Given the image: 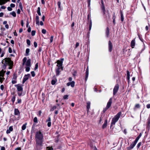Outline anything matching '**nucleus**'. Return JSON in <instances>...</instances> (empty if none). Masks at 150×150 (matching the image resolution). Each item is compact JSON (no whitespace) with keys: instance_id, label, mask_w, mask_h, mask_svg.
<instances>
[{"instance_id":"obj_14","label":"nucleus","mask_w":150,"mask_h":150,"mask_svg":"<svg viewBox=\"0 0 150 150\" xmlns=\"http://www.w3.org/2000/svg\"><path fill=\"white\" fill-rule=\"evenodd\" d=\"M135 38H134L131 41V46L132 48H133L134 47V46H135Z\"/></svg>"},{"instance_id":"obj_54","label":"nucleus","mask_w":150,"mask_h":150,"mask_svg":"<svg viewBox=\"0 0 150 150\" xmlns=\"http://www.w3.org/2000/svg\"><path fill=\"white\" fill-rule=\"evenodd\" d=\"M34 47L36 48L37 47V43L36 42H34Z\"/></svg>"},{"instance_id":"obj_1","label":"nucleus","mask_w":150,"mask_h":150,"mask_svg":"<svg viewBox=\"0 0 150 150\" xmlns=\"http://www.w3.org/2000/svg\"><path fill=\"white\" fill-rule=\"evenodd\" d=\"M44 135L40 131L36 132L35 138L37 147L42 146L44 141Z\"/></svg>"},{"instance_id":"obj_57","label":"nucleus","mask_w":150,"mask_h":150,"mask_svg":"<svg viewBox=\"0 0 150 150\" xmlns=\"http://www.w3.org/2000/svg\"><path fill=\"white\" fill-rule=\"evenodd\" d=\"M17 103H21V99H18L17 100Z\"/></svg>"},{"instance_id":"obj_4","label":"nucleus","mask_w":150,"mask_h":150,"mask_svg":"<svg viewBox=\"0 0 150 150\" xmlns=\"http://www.w3.org/2000/svg\"><path fill=\"white\" fill-rule=\"evenodd\" d=\"M121 114V112H119L113 118L110 125L111 127L115 125V123L118 121Z\"/></svg>"},{"instance_id":"obj_25","label":"nucleus","mask_w":150,"mask_h":150,"mask_svg":"<svg viewBox=\"0 0 150 150\" xmlns=\"http://www.w3.org/2000/svg\"><path fill=\"white\" fill-rule=\"evenodd\" d=\"M120 16H121V21L122 22H123L124 21L123 15V14L121 10L120 11Z\"/></svg>"},{"instance_id":"obj_40","label":"nucleus","mask_w":150,"mask_h":150,"mask_svg":"<svg viewBox=\"0 0 150 150\" xmlns=\"http://www.w3.org/2000/svg\"><path fill=\"white\" fill-rule=\"evenodd\" d=\"M26 42H27V44L28 45H30V41L28 40V39H27V40H26Z\"/></svg>"},{"instance_id":"obj_31","label":"nucleus","mask_w":150,"mask_h":150,"mask_svg":"<svg viewBox=\"0 0 150 150\" xmlns=\"http://www.w3.org/2000/svg\"><path fill=\"white\" fill-rule=\"evenodd\" d=\"M26 125L27 123H26L23 125V126L22 127V129L23 130H24L26 129Z\"/></svg>"},{"instance_id":"obj_52","label":"nucleus","mask_w":150,"mask_h":150,"mask_svg":"<svg viewBox=\"0 0 150 150\" xmlns=\"http://www.w3.org/2000/svg\"><path fill=\"white\" fill-rule=\"evenodd\" d=\"M10 7L12 8H14L15 7V5L13 4H10Z\"/></svg>"},{"instance_id":"obj_15","label":"nucleus","mask_w":150,"mask_h":150,"mask_svg":"<svg viewBox=\"0 0 150 150\" xmlns=\"http://www.w3.org/2000/svg\"><path fill=\"white\" fill-rule=\"evenodd\" d=\"M13 128L12 126H10L8 129L6 130V133L7 134H8L10 133L11 132H12L13 130Z\"/></svg>"},{"instance_id":"obj_24","label":"nucleus","mask_w":150,"mask_h":150,"mask_svg":"<svg viewBox=\"0 0 150 150\" xmlns=\"http://www.w3.org/2000/svg\"><path fill=\"white\" fill-rule=\"evenodd\" d=\"M7 1L6 0H0V5H2L5 4Z\"/></svg>"},{"instance_id":"obj_55","label":"nucleus","mask_w":150,"mask_h":150,"mask_svg":"<svg viewBox=\"0 0 150 150\" xmlns=\"http://www.w3.org/2000/svg\"><path fill=\"white\" fill-rule=\"evenodd\" d=\"M47 125L48 127H50L51 126V122H47Z\"/></svg>"},{"instance_id":"obj_45","label":"nucleus","mask_w":150,"mask_h":150,"mask_svg":"<svg viewBox=\"0 0 150 150\" xmlns=\"http://www.w3.org/2000/svg\"><path fill=\"white\" fill-rule=\"evenodd\" d=\"M31 75L33 77H34L35 76V74L34 71H32L31 72Z\"/></svg>"},{"instance_id":"obj_34","label":"nucleus","mask_w":150,"mask_h":150,"mask_svg":"<svg viewBox=\"0 0 150 150\" xmlns=\"http://www.w3.org/2000/svg\"><path fill=\"white\" fill-rule=\"evenodd\" d=\"M47 150H53V149L52 146H47L46 147Z\"/></svg>"},{"instance_id":"obj_30","label":"nucleus","mask_w":150,"mask_h":150,"mask_svg":"<svg viewBox=\"0 0 150 150\" xmlns=\"http://www.w3.org/2000/svg\"><path fill=\"white\" fill-rule=\"evenodd\" d=\"M147 126H148L149 127H150V116H149L148 119Z\"/></svg>"},{"instance_id":"obj_11","label":"nucleus","mask_w":150,"mask_h":150,"mask_svg":"<svg viewBox=\"0 0 150 150\" xmlns=\"http://www.w3.org/2000/svg\"><path fill=\"white\" fill-rule=\"evenodd\" d=\"M112 102V98H110L109 100L108 101V102L107 105L106 107L107 108H109L111 106V104Z\"/></svg>"},{"instance_id":"obj_37","label":"nucleus","mask_w":150,"mask_h":150,"mask_svg":"<svg viewBox=\"0 0 150 150\" xmlns=\"http://www.w3.org/2000/svg\"><path fill=\"white\" fill-rule=\"evenodd\" d=\"M140 107V105L139 104H137L135 105L134 109H135V108H139Z\"/></svg>"},{"instance_id":"obj_28","label":"nucleus","mask_w":150,"mask_h":150,"mask_svg":"<svg viewBox=\"0 0 150 150\" xmlns=\"http://www.w3.org/2000/svg\"><path fill=\"white\" fill-rule=\"evenodd\" d=\"M90 102H88L87 103V108L88 110L89 109H90Z\"/></svg>"},{"instance_id":"obj_23","label":"nucleus","mask_w":150,"mask_h":150,"mask_svg":"<svg viewBox=\"0 0 150 150\" xmlns=\"http://www.w3.org/2000/svg\"><path fill=\"white\" fill-rule=\"evenodd\" d=\"M142 135V133H140V134H139V136L137 137L136 139H135L134 141L137 143L138 140H139V139L140 137H141Z\"/></svg>"},{"instance_id":"obj_12","label":"nucleus","mask_w":150,"mask_h":150,"mask_svg":"<svg viewBox=\"0 0 150 150\" xmlns=\"http://www.w3.org/2000/svg\"><path fill=\"white\" fill-rule=\"evenodd\" d=\"M112 49V45L110 40L108 42V50L110 52H111Z\"/></svg>"},{"instance_id":"obj_39","label":"nucleus","mask_w":150,"mask_h":150,"mask_svg":"<svg viewBox=\"0 0 150 150\" xmlns=\"http://www.w3.org/2000/svg\"><path fill=\"white\" fill-rule=\"evenodd\" d=\"M17 76L16 74H13V79H14V80H16L17 79Z\"/></svg>"},{"instance_id":"obj_38","label":"nucleus","mask_w":150,"mask_h":150,"mask_svg":"<svg viewBox=\"0 0 150 150\" xmlns=\"http://www.w3.org/2000/svg\"><path fill=\"white\" fill-rule=\"evenodd\" d=\"M61 3L60 1H58L57 2V5L58 6V8H59L60 9V10H61Z\"/></svg>"},{"instance_id":"obj_64","label":"nucleus","mask_w":150,"mask_h":150,"mask_svg":"<svg viewBox=\"0 0 150 150\" xmlns=\"http://www.w3.org/2000/svg\"><path fill=\"white\" fill-rule=\"evenodd\" d=\"M146 108L148 109L150 108V104H147L146 105Z\"/></svg>"},{"instance_id":"obj_2","label":"nucleus","mask_w":150,"mask_h":150,"mask_svg":"<svg viewBox=\"0 0 150 150\" xmlns=\"http://www.w3.org/2000/svg\"><path fill=\"white\" fill-rule=\"evenodd\" d=\"M22 65H25V71L26 72H28L30 70V67L31 66V59H29L27 60V58L26 57H24L22 60Z\"/></svg>"},{"instance_id":"obj_48","label":"nucleus","mask_w":150,"mask_h":150,"mask_svg":"<svg viewBox=\"0 0 150 150\" xmlns=\"http://www.w3.org/2000/svg\"><path fill=\"white\" fill-rule=\"evenodd\" d=\"M141 144V142H139L138 144H137V148H139Z\"/></svg>"},{"instance_id":"obj_10","label":"nucleus","mask_w":150,"mask_h":150,"mask_svg":"<svg viewBox=\"0 0 150 150\" xmlns=\"http://www.w3.org/2000/svg\"><path fill=\"white\" fill-rule=\"evenodd\" d=\"M137 143V142L135 141L132 142L130 146L127 148L128 149V150H130L133 149Z\"/></svg>"},{"instance_id":"obj_18","label":"nucleus","mask_w":150,"mask_h":150,"mask_svg":"<svg viewBox=\"0 0 150 150\" xmlns=\"http://www.w3.org/2000/svg\"><path fill=\"white\" fill-rule=\"evenodd\" d=\"M3 69H3V70L0 71V76L2 77H4V74L6 72V71H4Z\"/></svg>"},{"instance_id":"obj_6","label":"nucleus","mask_w":150,"mask_h":150,"mask_svg":"<svg viewBox=\"0 0 150 150\" xmlns=\"http://www.w3.org/2000/svg\"><path fill=\"white\" fill-rule=\"evenodd\" d=\"M64 60L63 58H62L61 59V60H58L57 61V66L59 67H60L61 68V69L62 70L63 69V67H62V63L63 62Z\"/></svg>"},{"instance_id":"obj_19","label":"nucleus","mask_w":150,"mask_h":150,"mask_svg":"<svg viewBox=\"0 0 150 150\" xmlns=\"http://www.w3.org/2000/svg\"><path fill=\"white\" fill-rule=\"evenodd\" d=\"M88 67L86 69V77H85V81H86L88 79Z\"/></svg>"},{"instance_id":"obj_16","label":"nucleus","mask_w":150,"mask_h":150,"mask_svg":"<svg viewBox=\"0 0 150 150\" xmlns=\"http://www.w3.org/2000/svg\"><path fill=\"white\" fill-rule=\"evenodd\" d=\"M57 80L55 77H53V79L51 81V84L52 85H54L57 82Z\"/></svg>"},{"instance_id":"obj_5","label":"nucleus","mask_w":150,"mask_h":150,"mask_svg":"<svg viewBox=\"0 0 150 150\" xmlns=\"http://www.w3.org/2000/svg\"><path fill=\"white\" fill-rule=\"evenodd\" d=\"M15 86L17 87V89L19 92L18 93V96H21L22 95V93L23 91V88L22 87L19 85V84L15 85Z\"/></svg>"},{"instance_id":"obj_20","label":"nucleus","mask_w":150,"mask_h":150,"mask_svg":"<svg viewBox=\"0 0 150 150\" xmlns=\"http://www.w3.org/2000/svg\"><path fill=\"white\" fill-rule=\"evenodd\" d=\"M60 69H61V68L58 67L56 69V75L58 76L59 74L60 71H59Z\"/></svg>"},{"instance_id":"obj_41","label":"nucleus","mask_w":150,"mask_h":150,"mask_svg":"<svg viewBox=\"0 0 150 150\" xmlns=\"http://www.w3.org/2000/svg\"><path fill=\"white\" fill-rule=\"evenodd\" d=\"M68 96L66 95L64 96H63V98L64 99H68Z\"/></svg>"},{"instance_id":"obj_47","label":"nucleus","mask_w":150,"mask_h":150,"mask_svg":"<svg viewBox=\"0 0 150 150\" xmlns=\"http://www.w3.org/2000/svg\"><path fill=\"white\" fill-rule=\"evenodd\" d=\"M46 30L45 29H42V32L43 34H45L46 33Z\"/></svg>"},{"instance_id":"obj_33","label":"nucleus","mask_w":150,"mask_h":150,"mask_svg":"<svg viewBox=\"0 0 150 150\" xmlns=\"http://www.w3.org/2000/svg\"><path fill=\"white\" fill-rule=\"evenodd\" d=\"M10 14H11L13 17H15L16 16V14L15 11H12V12L10 13Z\"/></svg>"},{"instance_id":"obj_56","label":"nucleus","mask_w":150,"mask_h":150,"mask_svg":"<svg viewBox=\"0 0 150 150\" xmlns=\"http://www.w3.org/2000/svg\"><path fill=\"white\" fill-rule=\"evenodd\" d=\"M7 9L8 11H11L12 10V8L10 7H7Z\"/></svg>"},{"instance_id":"obj_8","label":"nucleus","mask_w":150,"mask_h":150,"mask_svg":"<svg viewBox=\"0 0 150 150\" xmlns=\"http://www.w3.org/2000/svg\"><path fill=\"white\" fill-rule=\"evenodd\" d=\"M119 88V86L118 84H116L113 90V94L115 95L117 92Z\"/></svg>"},{"instance_id":"obj_50","label":"nucleus","mask_w":150,"mask_h":150,"mask_svg":"<svg viewBox=\"0 0 150 150\" xmlns=\"http://www.w3.org/2000/svg\"><path fill=\"white\" fill-rule=\"evenodd\" d=\"M91 15L89 14H88L87 17V20L88 21L90 20Z\"/></svg>"},{"instance_id":"obj_49","label":"nucleus","mask_w":150,"mask_h":150,"mask_svg":"<svg viewBox=\"0 0 150 150\" xmlns=\"http://www.w3.org/2000/svg\"><path fill=\"white\" fill-rule=\"evenodd\" d=\"M54 37L53 36H52L50 38V42H52L53 40Z\"/></svg>"},{"instance_id":"obj_60","label":"nucleus","mask_w":150,"mask_h":150,"mask_svg":"<svg viewBox=\"0 0 150 150\" xmlns=\"http://www.w3.org/2000/svg\"><path fill=\"white\" fill-rule=\"evenodd\" d=\"M0 88L1 90H3L4 89V86L3 85H1L0 86Z\"/></svg>"},{"instance_id":"obj_35","label":"nucleus","mask_w":150,"mask_h":150,"mask_svg":"<svg viewBox=\"0 0 150 150\" xmlns=\"http://www.w3.org/2000/svg\"><path fill=\"white\" fill-rule=\"evenodd\" d=\"M33 121L35 123H36L38 122V120L37 117H35L33 119Z\"/></svg>"},{"instance_id":"obj_9","label":"nucleus","mask_w":150,"mask_h":150,"mask_svg":"<svg viewBox=\"0 0 150 150\" xmlns=\"http://www.w3.org/2000/svg\"><path fill=\"white\" fill-rule=\"evenodd\" d=\"M30 76V74H29L25 75L22 81V83L23 84L28 79L29 77Z\"/></svg>"},{"instance_id":"obj_59","label":"nucleus","mask_w":150,"mask_h":150,"mask_svg":"<svg viewBox=\"0 0 150 150\" xmlns=\"http://www.w3.org/2000/svg\"><path fill=\"white\" fill-rule=\"evenodd\" d=\"M8 52L9 53H11L12 52V50L11 48L9 47L8 48Z\"/></svg>"},{"instance_id":"obj_27","label":"nucleus","mask_w":150,"mask_h":150,"mask_svg":"<svg viewBox=\"0 0 150 150\" xmlns=\"http://www.w3.org/2000/svg\"><path fill=\"white\" fill-rule=\"evenodd\" d=\"M37 13L39 16H40L41 15V13H40V7H38V8Z\"/></svg>"},{"instance_id":"obj_63","label":"nucleus","mask_w":150,"mask_h":150,"mask_svg":"<svg viewBox=\"0 0 150 150\" xmlns=\"http://www.w3.org/2000/svg\"><path fill=\"white\" fill-rule=\"evenodd\" d=\"M91 0H87V2L88 3V6H89L90 5Z\"/></svg>"},{"instance_id":"obj_51","label":"nucleus","mask_w":150,"mask_h":150,"mask_svg":"<svg viewBox=\"0 0 150 150\" xmlns=\"http://www.w3.org/2000/svg\"><path fill=\"white\" fill-rule=\"evenodd\" d=\"M51 119L50 117H49L48 119L46 120V122H51Z\"/></svg>"},{"instance_id":"obj_58","label":"nucleus","mask_w":150,"mask_h":150,"mask_svg":"<svg viewBox=\"0 0 150 150\" xmlns=\"http://www.w3.org/2000/svg\"><path fill=\"white\" fill-rule=\"evenodd\" d=\"M17 83V81L15 80H13L12 81V84H15Z\"/></svg>"},{"instance_id":"obj_44","label":"nucleus","mask_w":150,"mask_h":150,"mask_svg":"<svg viewBox=\"0 0 150 150\" xmlns=\"http://www.w3.org/2000/svg\"><path fill=\"white\" fill-rule=\"evenodd\" d=\"M35 30H32L31 32V35L32 36H34L35 35Z\"/></svg>"},{"instance_id":"obj_43","label":"nucleus","mask_w":150,"mask_h":150,"mask_svg":"<svg viewBox=\"0 0 150 150\" xmlns=\"http://www.w3.org/2000/svg\"><path fill=\"white\" fill-rule=\"evenodd\" d=\"M57 108V107L56 106H53L52 108L51 109V111H53L55 109Z\"/></svg>"},{"instance_id":"obj_53","label":"nucleus","mask_w":150,"mask_h":150,"mask_svg":"<svg viewBox=\"0 0 150 150\" xmlns=\"http://www.w3.org/2000/svg\"><path fill=\"white\" fill-rule=\"evenodd\" d=\"M115 18H116L115 15V13H114L112 16V19L113 20H115Z\"/></svg>"},{"instance_id":"obj_62","label":"nucleus","mask_w":150,"mask_h":150,"mask_svg":"<svg viewBox=\"0 0 150 150\" xmlns=\"http://www.w3.org/2000/svg\"><path fill=\"white\" fill-rule=\"evenodd\" d=\"M108 109V108H107V107H106V108H104L103 109V112H105L107 109Z\"/></svg>"},{"instance_id":"obj_3","label":"nucleus","mask_w":150,"mask_h":150,"mask_svg":"<svg viewBox=\"0 0 150 150\" xmlns=\"http://www.w3.org/2000/svg\"><path fill=\"white\" fill-rule=\"evenodd\" d=\"M2 64H3L2 66L3 69H5L7 66L13 65V62L9 58H6L3 59L2 62Z\"/></svg>"},{"instance_id":"obj_22","label":"nucleus","mask_w":150,"mask_h":150,"mask_svg":"<svg viewBox=\"0 0 150 150\" xmlns=\"http://www.w3.org/2000/svg\"><path fill=\"white\" fill-rule=\"evenodd\" d=\"M107 120H106L104 122V123L103 124V126H102V128L103 129H104L105 128L107 125Z\"/></svg>"},{"instance_id":"obj_36","label":"nucleus","mask_w":150,"mask_h":150,"mask_svg":"<svg viewBox=\"0 0 150 150\" xmlns=\"http://www.w3.org/2000/svg\"><path fill=\"white\" fill-rule=\"evenodd\" d=\"M15 98H16V97L15 96H13L12 98H11V101H12V102L13 103H14L15 101Z\"/></svg>"},{"instance_id":"obj_32","label":"nucleus","mask_w":150,"mask_h":150,"mask_svg":"<svg viewBox=\"0 0 150 150\" xmlns=\"http://www.w3.org/2000/svg\"><path fill=\"white\" fill-rule=\"evenodd\" d=\"M70 86L72 87H74L75 85V82L74 81H72L70 82Z\"/></svg>"},{"instance_id":"obj_21","label":"nucleus","mask_w":150,"mask_h":150,"mask_svg":"<svg viewBox=\"0 0 150 150\" xmlns=\"http://www.w3.org/2000/svg\"><path fill=\"white\" fill-rule=\"evenodd\" d=\"M35 21L36 24L38 25H39V17L38 16H36Z\"/></svg>"},{"instance_id":"obj_17","label":"nucleus","mask_w":150,"mask_h":150,"mask_svg":"<svg viewBox=\"0 0 150 150\" xmlns=\"http://www.w3.org/2000/svg\"><path fill=\"white\" fill-rule=\"evenodd\" d=\"M105 33L106 37H108L110 34V30L108 27L107 28Z\"/></svg>"},{"instance_id":"obj_26","label":"nucleus","mask_w":150,"mask_h":150,"mask_svg":"<svg viewBox=\"0 0 150 150\" xmlns=\"http://www.w3.org/2000/svg\"><path fill=\"white\" fill-rule=\"evenodd\" d=\"M30 49L29 48H27L26 50L25 51V56H28L29 55V53L30 52Z\"/></svg>"},{"instance_id":"obj_46","label":"nucleus","mask_w":150,"mask_h":150,"mask_svg":"<svg viewBox=\"0 0 150 150\" xmlns=\"http://www.w3.org/2000/svg\"><path fill=\"white\" fill-rule=\"evenodd\" d=\"M4 79V77L1 78L0 77V82L2 83Z\"/></svg>"},{"instance_id":"obj_13","label":"nucleus","mask_w":150,"mask_h":150,"mask_svg":"<svg viewBox=\"0 0 150 150\" xmlns=\"http://www.w3.org/2000/svg\"><path fill=\"white\" fill-rule=\"evenodd\" d=\"M14 114L15 115L20 116V112L18 109L15 108L14 110Z\"/></svg>"},{"instance_id":"obj_7","label":"nucleus","mask_w":150,"mask_h":150,"mask_svg":"<svg viewBox=\"0 0 150 150\" xmlns=\"http://www.w3.org/2000/svg\"><path fill=\"white\" fill-rule=\"evenodd\" d=\"M101 8L102 11L103 13V15L105 14V8L104 5V4L103 0H101Z\"/></svg>"},{"instance_id":"obj_61","label":"nucleus","mask_w":150,"mask_h":150,"mask_svg":"<svg viewBox=\"0 0 150 150\" xmlns=\"http://www.w3.org/2000/svg\"><path fill=\"white\" fill-rule=\"evenodd\" d=\"M79 45V43L78 42H77L75 45V48H77Z\"/></svg>"},{"instance_id":"obj_29","label":"nucleus","mask_w":150,"mask_h":150,"mask_svg":"<svg viewBox=\"0 0 150 150\" xmlns=\"http://www.w3.org/2000/svg\"><path fill=\"white\" fill-rule=\"evenodd\" d=\"M127 79L128 80V82H129V76H130V74H129V71L127 70Z\"/></svg>"},{"instance_id":"obj_42","label":"nucleus","mask_w":150,"mask_h":150,"mask_svg":"<svg viewBox=\"0 0 150 150\" xmlns=\"http://www.w3.org/2000/svg\"><path fill=\"white\" fill-rule=\"evenodd\" d=\"M38 63H37L35 65V67L34 68V70H36L37 69H38Z\"/></svg>"}]
</instances>
